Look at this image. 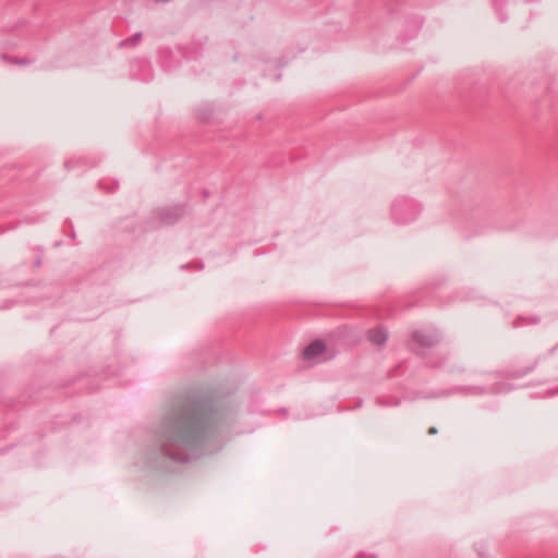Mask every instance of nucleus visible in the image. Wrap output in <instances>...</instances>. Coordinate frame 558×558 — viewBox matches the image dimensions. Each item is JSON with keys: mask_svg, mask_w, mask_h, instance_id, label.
<instances>
[{"mask_svg": "<svg viewBox=\"0 0 558 558\" xmlns=\"http://www.w3.org/2000/svg\"><path fill=\"white\" fill-rule=\"evenodd\" d=\"M327 357L326 345L322 341H314L303 352V359L311 362L317 363Z\"/></svg>", "mask_w": 558, "mask_h": 558, "instance_id": "nucleus-1", "label": "nucleus"}, {"mask_svg": "<svg viewBox=\"0 0 558 558\" xmlns=\"http://www.w3.org/2000/svg\"><path fill=\"white\" fill-rule=\"evenodd\" d=\"M413 339L423 345H430L433 343V338L428 335H425L424 332L416 331L413 335Z\"/></svg>", "mask_w": 558, "mask_h": 558, "instance_id": "nucleus-3", "label": "nucleus"}, {"mask_svg": "<svg viewBox=\"0 0 558 558\" xmlns=\"http://www.w3.org/2000/svg\"><path fill=\"white\" fill-rule=\"evenodd\" d=\"M429 434H436L437 433V429L435 427H430L429 430H428Z\"/></svg>", "mask_w": 558, "mask_h": 558, "instance_id": "nucleus-4", "label": "nucleus"}, {"mask_svg": "<svg viewBox=\"0 0 558 558\" xmlns=\"http://www.w3.org/2000/svg\"><path fill=\"white\" fill-rule=\"evenodd\" d=\"M369 340L376 344H381L387 340V333L383 329H374L368 333Z\"/></svg>", "mask_w": 558, "mask_h": 558, "instance_id": "nucleus-2", "label": "nucleus"}]
</instances>
